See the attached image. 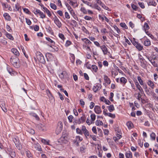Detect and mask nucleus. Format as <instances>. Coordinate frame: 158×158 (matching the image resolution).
Instances as JSON below:
<instances>
[{"label": "nucleus", "instance_id": "obj_24", "mask_svg": "<svg viewBox=\"0 0 158 158\" xmlns=\"http://www.w3.org/2000/svg\"><path fill=\"white\" fill-rule=\"evenodd\" d=\"M82 40L83 41L85 40L84 42L86 45H89L91 43V42L87 38L82 39Z\"/></svg>", "mask_w": 158, "mask_h": 158}, {"label": "nucleus", "instance_id": "obj_53", "mask_svg": "<svg viewBox=\"0 0 158 158\" xmlns=\"http://www.w3.org/2000/svg\"><path fill=\"white\" fill-rule=\"evenodd\" d=\"M81 1L84 3L87 4V5L89 6H91L92 5L89 2H88L87 1H85L84 0H81Z\"/></svg>", "mask_w": 158, "mask_h": 158}, {"label": "nucleus", "instance_id": "obj_41", "mask_svg": "<svg viewBox=\"0 0 158 158\" xmlns=\"http://www.w3.org/2000/svg\"><path fill=\"white\" fill-rule=\"evenodd\" d=\"M138 86V87H137V88L139 90L140 93L141 94H143L144 93V92L141 87L140 86V85Z\"/></svg>", "mask_w": 158, "mask_h": 158}, {"label": "nucleus", "instance_id": "obj_43", "mask_svg": "<svg viewBox=\"0 0 158 158\" xmlns=\"http://www.w3.org/2000/svg\"><path fill=\"white\" fill-rule=\"evenodd\" d=\"M120 26L122 27L125 29H127V27L125 23H120Z\"/></svg>", "mask_w": 158, "mask_h": 158}, {"label": "nucleus", "instance_id": "obj_10", "mask_svg": "<svg viewBox=\"0 0 158 158\" xmlns=\"http://www.w3.org/2000/svg\"><path fill=\"white\" fill-rule=\"evenodd\" d=\"M54 20L55 23L58 27L60 28L61 26V23L56 16H55L54 17Z\"/></svg>", "mask_w": 158, "mask_h": 158}, {"label": "nucleus", "instance_id": "obj_2", "mask_svg": "<svg viewBox=\"0 0 158 158\" xmlns=\"http://www.w3.org/2000/svg\"><path fill=\"white\" fill-rule=\"evenodd\" d=\"M68 135L64 133L63 132L61 137L58 139V142L61 144L63 143H66L68 142Z\"/></svg>", "mask_w": 158, "mask_h": 158}, {"label": "nucleus", "instance_id": "obj_23", "mask_svg": "<svg viewBox=\"0 0 158 158\" xmlns=\"http://www.w3.org/2000/svg\"><path fill=\"white\" fill-rule=\"evenodd\" d=\"M150 90V88H149L145 90V91L148 95H152L153 93V92L152 90L151 91Z\"/></svg>", "mask_w": 158, "mask_h": 158}, {"label": "nucleus", "instance_id": "obj_49", "mask_svg": "<svg viewBox=\"0 0 158 158\" xmlns=\"http://www.w3.org/2000/svg\"><path fill=\"white\" fill-rule=\"evenodd\" d=\"M81 10L84 14H86L87 13V11L86 9L84 7H81Z\"/></svg>", "mask_w": 158, "mask_h": 158}, {"label": "nucleus", "instance_id": "obj_8", "mask_svg": "<svg viewBox=\"0 0 158 158\" xmlns=\"http://www.w3.org/2000/svg\"><path fill=\"white\" fill-rule=\"evenodd\" d=\"M32 147L38 151L41 152L42 151V149L40 146L37 143L35 142L33 144Z\"/></svg>", "mask_w": 158, "mask_h": 158}, {"label": "nucleus", "instance_id": "obj_16", "mask_svg": "<svg viewBox=\"0 0 158 158\" xmlns=\"http://www.w3.org/2000/svg\"><path fill=\"white\" fill-rule=\"evenodd\" d=\"M148 85L152 89L154 88V83L151 80H148L147 83Z\"/></svg>", "mask_w": 158, "mask_h": 158}, {"label": "nucleus", "instance_id": "obj_55", "mask_svg": "<svg viewBox=\"0 0 158 158\" xmlns=\"http://www.w3.org/2000/svg\"><path fill=\"white\" fill-rule=\"evenodd\" d=\"M107 114V116H108L110 117L113 118H115V115L114 114H113L110 113H108V114Z\"/></svg>", "mask_w": 158, "mask_h": 158}, {"label": "nucleus", "instance_id": "obj_30", "mask_svg": "<svg viewBox=\"0 0 158 158\" xmlns=\"http://www.w3.org/2000/svg\"><path fill=\"white\" fill-rule=\"evenodd\" d=\"M127 125L129 129H131L133 127V124L131 122H128L127 123Z\"/></svg>", "mask_w": 158, "mask_h": 158}, {"label": "nucleus", "instance_id": "obj_59", "mask_svg": "<svg viewBox=\"0 0 158 158\" xmlns=\"http://www.w3.org/2000/svg\"><path fill=\"white\" fill-rule=\"evenodd\" d=\"M28 131L31 134H33L35 133L34 130L31 128L29 129Z\"/></svg>", "mask_w": 158, "mask_h": 158}, {"label": "nucleus", "instance_id": "obj_45", "mask_svg": "<svg viewBox=\"0 0 158 158\" xmlns=\"http://www.w3.org/2000/svg\"><path fill=\"white\" fill-rule=\"evenodd\" d=\"M114 68H115V69L116 70H117L119 73H123V71L121 70H120L118 68L117 66H116L114 64Z\"/></svg>", "mask_w": 158, "mask_h": 158}, {"label": "nucleus", "instance_id": "obj_42", "mask_svg": "<svg viewBox=\"0 0 158 158\" xmlns=\"http://www.w3.org/2000/svg\"><path fill=\"white\" fill-rule=\"evenodd\" d=\"M49 140L47 141L46 140L44 139H42L41 140V142L43 143L46 145H49Z\"/></svg>", "mask_w": 158, "mask_h": 158}, {"label": "nucleus", "instance_id": "obj_62", "mask_svg": "<svg viewBox=\"0 0 158 158\" xmlns=\"http://www.w3.org/2000/svg\"><path fill=\"white\" fill-rule=\"evenodd\" d=\"M101 18L103 20H105L108 23L109 22V20L108 19V18L106 17L104 15L103 16L101 17Z\"/></svg>", "mask_w": 158, "mask_h": 158}, {"label": "nucleus", "instance_id": "obj_46", "mask_svg": "<svg viewBox=\"0 0 158 158\" xmlns=\"http://www.w3.org/2000/svg\"><path fill=\"white\" fill-rule=\"evenodd\" d=\"M50 6L51 8L55 10L56 9L57 7L56 6L54 3H51L50 4Z\"/></svg>", "mask_w": 158, "mask_h": 158}, {"label": "nucleus", "instance_id": "obj_39", "mask_svg": "<svg viewBox=\"0 0 158 158\" xmlns=\"http://www.w3.org/2000/svg\"><path fill=\"white\" fill-rule=\"evenodd\" d=\"M0 106L1 108H4L5 106V104L4 101H0Z\"/></svg>", "mask_w": 158, "mask_h": 158}, {"label": "nucleus", "instance_id": "obj_56", "mask_svg": "<svg viewBox=\"0 0 158 158\" xmlns=\"http://www.w3.org/2000/svg\"><path fill=\"white\" fill-rule=\"evenodd\" d=\"M71 60L72 63H74V62L75 57L74 55L72 54L71 56Z\"/></svg>", "mask_w": 158, "mask_h": 158}, {"label": "nucleus", "instance_id": "obj_22", "mask_svg": "<svg viewBox=\"0 0 158 158\" xmlns=\"http://www.w3.org/2000/svg\"><path fill=\"white\" fill-rule=\"evenodd\" d=\"M135 46L139 51H141L142 50L143 48V46L139 43L137 44Z\"/></svg>", "mask_w": 158, "mask_h": 158}, {"label": "nucleus", "instance_id": "obj_26", "mask_svg": "<svg viewBox=\"0 0 158 158\" xmlns=\"http://www.w3.org/2000/svg\"><path fill=\"white\" fill-rule=\"evenodd\" d=\"M104 80L106 83L108 84H110V81L107 76L104 75Z\"/></svg>", "mask_w": 158, "mask_h": 158}, {"label": "nucleus", "instance_id": "obj_64", "mask_svg": "<svg viewBox=\"0 0 158 158\" xmlns=\"http://www.w3.org/2000/svg\"><path fill=\"white\" fill-rule=\"evenodd\" d=\"M92 131L95 134H97V131L96 128L95 127H93L92 128Z\"/></svg>", "mask_w": 158, "mask_h": 158}, {"label": "nucleus", "instance_id": "obj_31", "mask_svg": "<svg viewBox=\"0 0 158 158\" xmlns=\"http://www.w3.org/2000/svg\"><path fill=\"white\" fill-rule=\"evenodd\" d=\"M150 28V27L147 23H145L144 25L143 29L145 31H146L147 30H148Z\"/></svg>", "mask_w": 158, "mask_h": 158}, {"label": "nucleus", "instance_id": "obj_50", "mask_svg": "<svg viewBox=\"0 0 158 158\" xmlns=\"http://www.w3.org/2000/svg\"><path fill=\"white\" fill-rule=\"evenodd\" d=\"M76 132L77 133L81 135L83 134L82 131L78 128H77L76 129Z\"/></svg>", "mask_w": 158, "mask_h": 158}, {"label": "nucleus", "instance_id": "obj_18", "mask_svg": "<svg viewBox=\"0 0 158 158\" xmlns=\"http://www.w3.org/2000/svg\"><path fill=\"white\" fill-rule=\"evenodd\" d=\"M125 156L127 158H132V153L130 151L127 152L125 154Z\"/></svg>", "mask_w": 158, "mask_h": 158}, {"label": "nucleus", "instance_id": "obj_37", "mask_svg": "<svg viewBox=\"0 0 158 158\" xmlns=\"http://www.w3.org/2000/svg\"><path fill=\"white\" fill-rule=\"evenodd\" d=\"M83 132L86 138H87V136H89L90 135L89 131L87 129Z\"/></svg>", "mask_w": 158, "mask_h": 158}, {"label": "nucleus", "instance_id": "obj_28", "mask_svg": "<svg viewBox=\"0 0 158 158\" xmlns=\"http://www.w3.org/2000/svg\"><path fill=\"white\" fill-rule=\"evenodd\" d=\"M3 16L5 19L8 21L10 20V17L8 13H5L3 14Z\"/></svg>", "mask_w": 158, "mask_h": 158}, {"label": "nucleus", "instance_id": "obj_54", "mask_svg": "<svg viewBox=\"0 0 158 158\" xmlns=\"http://www.w3.org/2000/svg\"><path fill=\"white\" fill-rule=\"evenodd\" d=\"M114 29L117 31L118 34H120L121 32L120 29L116 25L114 26Z\"/></svg>", "mask_w": 158, "mask_h": 158}, {"label": "nucleus", "instance_id": "obj_15", "mask_svg": "<svg viewBox=\"0 0 158 158\" xmlns=\"http://www.w3.org/2000/svg\"><path fill=\"white\" fill-rule=\"evenodd\" d=\"M11 51L16 56H19V53L16 49L13 48L11 49Z\"/></svg>", "mask_w": 158, "mask_h": 158}, {"label": "nucleus", "instance_id": "obj_20", "mask_svg": "<svg viewBox=\"0 0 158 158\" xmlns=\"http://www.w3.org/2000/svg\"><path fill=\"white\" fill-rule=\"evenodd\" d=\"M83 139L80 136H77L76 137L75 140H74V143L77 142V143L81 142L82 140Z\"/></svg>", "mask_w": 158, "mask_h": 158}, {"label": "nucleus", "instance_id": "obj_38", "mask_svg": "<svg viewBox=\"0 0 158 158\" xmlns=\"http://www.w3.org/2000/svg\"><path fill=\"white\" fill-rule=\"evenodd\" d=\"M96 125L97 126H100L103 125V123L99 120H97L96 121Z\"/></svg>", "mask_w": 158, "mask_h": 158}, {"label": "nucleus", "instance_id": "obj_47", "mask_svg": "<svg viewBox=\"0 0 158 158\" xmlns=\"http://www.w3.org/2000/svg\"><path fill=\"white\" fill-rule=\"evenodd\" d=\"M0 42L1 43L4 45H6L7 43V42L6 40L4 39H0Z\"/></svg>", "mask_w": 158, "mask_h": 158}, {"label": "nucleus", "instance_id": "obj_12", "mask_svg": "<svg viewBox=\"0 0 158 158\" xmlns=\"http://www.w3.org/2000/svg\"><path fill=\"white\" fill-rule=\"evenodd\" d=\"M94 110L95 112L97 114H99L102 112L100 107L98 106H95Z\"/></svg>", "mask_w": 158, "mask_h": 158}, {"label": "nucleus", "instance_id": "obj_14", "mask_svg": "<svg viewBox=\"0 0 158 158\" xmlns=\"http://www.w3.org/2000/svg\"><path fill=\"white\" fill-rule=\"evenodd\" d=\"M25 152L26 156L28 158H33L32 155L29 151L25 149Z\"/></svg>", "mask_w": 158, "mask_h": 158}, {"label": "nucleus", "instance_id": "obj_32", "mask_svg": "<svg viewBox=\"0 0 158 158\" xmlns=\"http://www.w3.org/2000/svg\"><path fill=\"white\" fill-rule=\"evenodd\" d=\"M6 37L10 40H14V38L12 36V35L10 34L7 32L6 34Z\"/></svg>", "mask_w": 158, "mask_h": 158}, {"label": "nucleus", "instance_id": "obj_13", "mask_svg": "<svg viewBox=\"0 0 158 158\" xmlns=\"http://www.w3.org/2000/svg\"><path fill=\"white\" fill-rule=\"evenodd\" d=\"M147 58L154 67H158V64L156 63L155 61L154 60L153 61H152V59H151V58L148 57L147 56Z\"/></svg>", "mask_w": 158, "mask_h": 158}, {"label": "nucleus", "instance_id": "obj_19", "mask_svg": "<svg viewBox=\"0 0 158 158\" xmlns=\"http://www.w3.org/2000/svg\"><path fill=\"white\" fill-rule=\"evenodd\" d=\"M86 120V117L84 115H83L80 118L79 120V122L78 123L79 124L81 123L84 122Z\"/></svg>", "mask_w": 158, "mask_h": 158}, {"label": "nucleus", "instance_id": "obj_3", "mask_svg": "<svg viewBox=\"0 0 158 158\" xmlns=\"http://www.w3.org/2000/svg\"><path fill=\"white\" fill-rule=\"evenodd\" d=\"M36 58L38 61L40 63L44 64L45 62L44 56L40 52H38L36 53Z\"/></svg>", "mask_w": 158, "mask_h": 158}, {"label": "nucleus", "instance_id": "obj_63", "mask_svg": "<svg viewBox=\"0 0 158 158\" xmlns=\"http://www.w3.org/2000/svg\"><path fill=\"white\" fill-rule=\"evenodd\" d=\"M73 118V116L72 115H69V116L68 117V119L69 120V122H70V123L72 122V119Z\"/></svg>", "mask_w": 158, "mask_h": 158}, {"label": "nucleus", "instance_id": "obj_48", "mask_svg": "<svg viewBox=\"0 0 158 158\" xmlns=\"http://www.w3.org/2000/svg\"><path fill=\"white\" fill-rule=\"evenodd\" d=\"M83 47L85 48V49L87 50H89V51H91V49L89 47V45H83Z\"/></svg>", "mask_w": 158, "mask_h": 158}, {"label": "nucleus", "instance_id": "obj_4", "mask_svg": "<svg viewBox=\"0 0 158 158\" xmlns=\"http://www.w3.org/2000/svg\"><path fill=\"white\" fill-rule=\"evenodd\" d=\"M138 56L139 60H140L141 66L144 68H145L146 67V62L145 61L143 57V56L140 54H138Z\"/></svg>", "mask_w": 158, "mask_h": 158}, {"label": "nucleus", "instance_id": "obj_6", "mask_svg": "<svg viewBox=\"0 0 158 158\" xmlns=\"http://www.w3.org/2000/svg\"><path fill=\"white\" fill-rule=\"evenodd\" d=\"M7 152L9 155V158H14L15 157V152L12 149H8Z\"/></svg>", "mask_w": 158, "mask_h": 158}, {"label": "nucleus", "instance_id": "obj_27", "mask_svg": "<svg viewBox=\"0 0 158 158\" xmlns=\"http://www.w3.org/2000/svg\"><path fill=\"white\" fill-rule=\"evenodd\" d=\"M151 42L149 39H147L144 41V44L145 46H149L151 45Z\"/></svg>", "mask_w": 158, "mask_h": 158}, {"label": "nucleus", "instance_id": "obj_9", "mask_svg": "<svg viewBox=\"0 0 158 158\" xmlns=\"http://www.w3.org/2000/svg\"><path fill=\"white\" fill-rule=\"evenodd\" d=\"M100 47L102 50L104 55H105L107 54L108 53H110V52H108L107 48L105 45H103L102 46H100Z\"/></svg>", "mask_w": 158, "mask_h": 158}, {"label": "nucleus", "instance_id": "obj_52", "mask_svg": "<svg viewBox=\"0 0 158 158\" xmlns=\"http://www.w3.org/2000/svg\"><path fill=\"white\" fill-rule=\"evenodd\" d=\"M140 93H138V94L137 98V99L139 101H141L142 100V98H141L142 95H141Z\"/></svg>", "mask_w": 158, "mask_h": 158}, {"label": "nucleus", "instance_id": "obj_17", "mask_svg": "<svg viewBox=\"0 0 158 158\" xmlns=\"http://www.w3.org/2000/svg\"><path fill=\"white\" fill-rule=\"evenodd\" d=\"M66 74V72L65 71H63L59 74V77L62 79L64 78Z\"/></svg>", "mask_w": 158, "mask_h": 158}, {"label": "nucleus", "instance_id": "obj_33", "mask_svg": "<svg viewBox=\"0 0 158 158\" xmlns=\"http://www.w3.org/2000/svg\"><path fill=\"white\" fill-rule=\"evenodd\" d=\"M122 137V136L119 134H118L117 137H113L114 140L115 141H117L119 139H120Z\"/></svg>", "mask_w": 158, "mask_h": 158}, {"label": "nucleus", "instance_id": "obj_34", "mask_svg": "<svg viewBox=\"0 0 158 158\" xmlns=\"http://www.w3.org/2000/svg\"><path fill=\"white\" fill-rule=\"evenodd\" d=\"M91 68L93 71L96 72L98 70V68L97 66L95 65H93L91 66Z\"/></svg>", "mask_w": 158, "mask_h": 158}, {"label": "nucleus", "instance_id": "obj_7", "mask_svg": "<svg viewBox=\"0 0 158 158\" xmlns=\"http://www.w3.org/2000/svg\"><path fill=\"white\" fill-rule=\"evenodd\" d=\"M36 127L40 131H46V127L45 125L41 123H39L36 126Z\"/></svg>", "mask_w": 158, "mask_h": 158}, {"label": "nucleus", "instance_id": "obj_36", "mask_svg": "<svg viewBox=\"0 0 158 158\" xmlns=\"http://www.w3.org/2000/svg\"><path fill=\"white\" fill-rule=\"evenodd\" d=\"M91 121L93 122L94 121L96 118V115L94 114H92L90 115Z\"/></svg>", "mask_w": 158, "mask_h": 158}, {"label": "nucleus", "instance_id": "obj_58", "mask_svg": "<svg viewBox=\"0 0 158 158\" xmlns=\"http://www.w3.org/2000/svg\"><path fill=\"white\" fill-rule=\"evenodd\" d=\"M138 4L143 9L145 8L144 4L143 2H138Z\"/></svg>", "mask_w": 158, "mask_h": 158}, {"label": "nucleus", "instance_id": "obj_11", "mask_svg": "<svg viewBox=\"0 0 158 158\" xmlns=\"http://www.w3.org/2000/svg\"><path fill=\"white\" fill-rule=\"evenodd\" d=\"M45 56L48 60H53L54 59V56L50 53H47L45 54Z\"/></svg>", "mask_w": 158, "mask_h": 158}, {"label": "nucleus", "instance_id": "obj_21", "mask_svg": "<svg viewBox=\"0 0 158 158\" xmlns=\"http://www.w3.org/2000/svg\"><path fill=\"white\" fill-rule=\"evenodd\" d=\"M43 8L44 11L46 13L49 17H50L51 15V14L50 11L47 8L45 7H43Z\"/></svg>", "mask_w": 158, "mask_h": 158}, {"label": "nucleus", "instance_id": "obj_57", "mask_svg": "<svg viewBox=\"0 0 158 158\" xmlns=\"http://www.w3.org/2000/svg\"><path fill=\"white\" fill-rule=\"evenodd\" d=\"M41 12V11L40 10L37 9L35 10L34 11V13L35 15H37L38 14H39L40 15Z\"/></svg>", "mask_w": 158, "mask_h": 158}, {"label": "nucleus", "instance_id": "obj_44", "mask_svg": "<svg viewBox=\"0 0 158 158\" xmlns=\"http://www.w3.org/2000/svg\"><path fill=\"white\" fill-rule=\"evenodd\" d=\"M138 80L139 81L140 84L141 85H143V80L141 79V77L139 76H138L137 77Z\"/></svg>", "mask_w": 158, "mask_h": 158}, {"label": "nucleus", "instance_id": "obj_51", "mask_svg": "<svg viewBox=\"0 0 158 158\" xmlns=\"http://www.w3.org/2000/svg\"><path fill=\"white\" fill-rule=\"evenodd\" d=\"M149 5H151L153 6H156V3L154 1H152L148 3Z\"/></svg>", "mask_w": 158, "mask_h": 158}, {"label": "nucleus", "instance_id": "obj_40", "mask_svg": "<svg viewBox=\"0 0 158 158\" xmlns=\"http://www.w3.org/2000/svg\"><path fill=\"white\" fill-rule=\"evenodd\" d=\"M15 145L17 148L19 150H21L22 148V146L21 144L20 143H19H19H15Z\"/></svg>", "mask_w": 158, "mask_h": 158}, {"label": "nucleus", "instance_id": "obj_5", "mask_svg": "<svg viewBox=\"0 0 158 158\" xmlns=\"http://www.w3.org/2000/svg\"><path fill=\"white\" fill-rule=\"evenodd\" d=\"M63 123L61 121L58 122L56 128V132L57 134H59L62 130Z\"/></svg>", "mask_w": 158, "mask_h": 158}, {"label": "nucleus", "instance_id": "obj_60", "mask_svg": "<svg viewBox=\"0 0 158 158\" xmlns=\"http://www.w3.org/2000/svg\"><path fill=\"white\" fill-rule=\"evenodd\" d=\"M65 17L67 19H69L70 18V16L69 13L67 12H65L64 14Z\"/></svg>", "mask_w": 158, "mask_h": 158}, {"label": "nucleus", "instance_id": "obj_61", "mask_svg": "<svg viewBox=\"0 0 158 158\" xmlns=\"http://www.w3.org/2000/svg\"><path fill=\"white\" fill-rule=\"evenodd\" d=\"M46 40H48L49 42H50L51 43L55 44V42L53 41L50 38L48 37H46L45 38Z\"/></svg>", "mask_w": 158, "mask_h": 158}, {"label": "nucleus", "instance_id": "obj_29", "mask_svg": "<svg viewBox=\"0 0 158 158\" xmlns=\"http://www.w3.org/2000/svg\"><path fill=\"white\" fill-rule=\"evenodd\" d=\"M120 83L125 84L127 82V80L125 77H122L120 78Z\"/></svg>", "mask_w": 158, "mask_h": 158}, {"label": "nucleus", "instance_id": "obj_1", "mask_svg": "<svg viewBox=\"0 0 158 158\" xmlns=\"http://www.w3.org/2000/svg\"><path fill=\"white\" fill-rule=\"evenodd\" d=\"M10 61L12 65L15 68H18L20 66L19 63V59L16 57L12 56Z\"/></svg>", "mask_w": 158, "mask_h": 158}, {"label": "nucleus", "instance_id": "obj_25", "mask_svg": "<svg viewBox=\"0 0 158 158\" xmlns=\"http://www.w3.org/2000/svg\"><path fill=\"white\" fill-rule=\"evenodd\" d=\"M107 107L110 112H112L115 110L113 105H110V106H107Z\"/></svg>", "mask_w": 158, "mask_h": 158}, {"label": "nucleus", "instance_id": "obj_35", "mask_svg": "<svg viewBox=\"0 0 158 158\" xmlns=\"http://www.w3.org/2000/svg\"><path fill=\"white\" fill-rule=\"evenodd\" d=\"M150 137L151 139L152 140H155L156 139V134L155 133L152 132V133L150 134Z\"/></svg>", "mask_w": 158, "mask_h": 158}]
</instances>
